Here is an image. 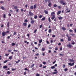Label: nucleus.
Wrapping results in <instances>:
<instances>
[{
  "label": "nucleus",
  "instance_id": "0eeeda50",
  "mask_svg": "<svg viewBox=\"0 0 76 76\" xmlns=\"http://www.w3.org/2000/svg\"><path fill=\"white\" fill-rule=\"evenodd\" d=\"M68 41H71V37H68Z\"/></svg>",
  "mask_w": 76,
  "mask_h": 76
},
{
  "label": "nucleus",
  "instance_id": "c756f323",
  "mask_svg": "<svg viewBox=\"0 0 76 76\" xmlns=\"http://www.w3.org/2000/svg\"><path fill=\"white\" fill-rule=\"evenodd\" d=\"M9 61L8 60H7L5 61L4 62V63H7V61Z\"/></svg>",
  "mask_w": 76,
  "mask_h": 76
},
{
  "label": "nucleus",
  "instance_id": "9b49d317",
  "mask_svg": "<svg viewBox=\"0 0 76 76\" xmlns=\"http://www.w3.org/2000/svg\"><path fill=\"white\" fill-rule=\"evenodd\" d=\"M58 19L59 20H62L63 19V17H58Z\"/></svg>",
  "mask_w": 76,
  "mask_h": 76
},
{
  "label": "nucleus",
  "instance_id": "20e7f679",
  "mask_svg": "<svg viewBox=\"0 0 76 76\" xmlns=\"http://www.w3.org/2000/svg\"><path fill=\"white\" fill-rule=\"evenodd\" d=\"M75 63H74V62L72 63V64H71V63H68V65H69V66H72Z\"/></svg>",
  "mask_w": 76,
  "mask_h": 76
},
{
  "label": "nucleus",
  "instance_id": "bb28decb",
  "mask_svg": "<svg viewBox=\"0 0 76 76\" xmlns=\"http://www.w3.org/2000/svg\"><path fill=\"white\" fill-rule=\"evenodd\" d=\"M2 10H4V7L2 6L1 7Z\"/></svg>",
  "mask_w": 76,
  "mask_h": 76
},
{
  "label": "nucleus",
  "instance_id": "58836bf2",
  "mask_svg": "<svg viewBox=\"0 0 76 76\" xmlns=\"http://www.w3.org/2000/svg\"><path fill=\"white\" fill-rule=\"evenodd\" d=\"M38 16H37V15H35V16L34 17V19H37V18Z\"/></svg>",
  "mask_w": 76,
  "mask_h": 76
},
{
  "label": "nucleus",
  "instance_id": "4468645a",
  "mask_svg": "<svg viewBox=\"0 0 76 76\" xmlns=\"http://www.w3.org/2000/svg\"><path fill=\"white\" fill-rule=\"evenodd\" d=\"M12 58H13V57H12V56H10L9 57V59H10V60H12Z\"/></svg>",
  "mask_w": 76,
  "mask_h": 76
},
{
  "label": "nucleus",
  "instance_id": "1a4fd4ad",
  "mask_svg": "<svg viewBox=\"0 0 76 76\" xmlns=\"http://www.w3.org/2000/svg\"><path fill=\"white\" fill-rule=\"evenodd\" d=\"M61 13V11H59L57 12V15H60Z\"/></svg>",
  "mask_w": 76,
  "mask_h": 76
},
{
  "label": "nucleus",
  "instance_id": "864d4df0",
  "mask_svg": "<svg viewBox=\"0 0 76 76\" xmlns=\"http://www.w3.org/2000/svg\"><path fill=\"white\" fill-rule=\"evenodd\" d=\"M75 42H74L73 41L72 42V45H74V44H75Z\"/></svg>",
  "mask_w": 76,
  "mask_h": 76
},
{
  "label": "nucleus",
  "instance_id": "a18cd8bd",
  "mask_svg": "<svg viewBox=\"0 0 76 76\" xmlns=\"http://www.w3.org/2000/svg\"><path fill=\"white\" fill-rule=\"evenodd\" d=\"M69 31L70 32H73V30H72L70 29Z\"/></svg>",
  "mask_w": 76,
  "mask_h": 76
},
{
  "label": "nucleus",
  "instance_id": "b1692460",
  "mask_svg": "<svg viewBox=\"0 0 76 76\" xmlns=\"http://www.w3.org/2000/svg\"><path fill=\"white\" fill-rule=\"evenodd\" d=\"M45 18L44 17V18H43L41 20H45Z\"/></svg>",
  "mask_w": 76,
  "mask_h": 76
},
{
  "label": "nucleus",
  "instance_id": "c03bdc74",
  "mask_svg": "<svg viewBox=\"0 0 76 76\" xmlns=\"http://www.w3.org/2000/svg\"><path fill=\"white\" fill-rule=\"evenodd\" d=\"M24 22H26L27 23V22H28V20L27 19L25 20H24Z\"/></svg>",
  "mask_w": 76,
  "mask_h": 76
},
{
  "label": "nucleus",
  "instance_id": "79ce46f5",
  "mask_svg": "<svg viewBox=\"0 0 76 76\" xmlns=\"http://www.w3.org/2000/svg\"><path fill=\"white\" fill-rule=\"evenodd\" d=\"M17 34H16V32H15L14 33V34H13V35H16Z\"/></svg>",
  "mask_w": 76,
  "mask_h": 76
},
{
  "label": "nucleus",
  "instance_id": "aec40b11",
  "mask_svg": "<svg viewBox=\"0 0 76 76\" xmlns=\"http://www.w3.org/2000/svg\"><path fill=\"white\" fill-rule=\"evenodd\" d=\"M69 60L70 62H74V60H73V59H70Z\"/></svg>",
  "mask_w": 76,
  "mask_h": 76
},
{
  "label": "nucleus",
  "instance_id": "2f4dec72",
  "mask_svg": "<svg viewBox=\"0 0 76 76\" xmlns=\"http://www.w3.org/2000/svg\"><path fill=\"white\" fill-rule=\"evenodd\" d=\"M34 66H35V64H33V65H32L31 66V68H32L33 67H34Z\"/></svg>",
  "mask_w": 76,
  "mask_h": 76
},
{
  "label": "nucleus",
  "instance_id": "338daca9",
  "mask_svg": "<svg viewBox=\"0 0 76 76\" xmlns=\"http://www.w3.org/2000/svg\"><path fill=\"white\" fill-rule=\"evenodd\" d=\"M30 27H31V25L28 24V28H30Z\"/></svg>",
  "mask_w": 76,
  "mask_h": 76
},
{
  "label": "nucleus",
  "instance_id": "774afa93",
  "mask_svg": "<svg viewBox=\"0 0 76 76\" xmlns=\"http://www.w3.org/2000/svg\"><path fill=\"white\" fill-rule=\"evenodd\" d=\"M52 37H56V36L54 35H53L52 36Z\"/></svg>",
  "mask_w": 76,
  "mask_h": 76
},
{
  "label": "nucleus",
  "instance_id": "412c9836",
  "mask_svg": "<svg viewBox=\"0 0 76 76\" xmlns=\"http://www.w3.org/2000/svg\"><path fill=\"white\" fill-rule=\"evenodd\" d=\"M39 43H41L42 42V39H41V40H39Z\"/></svg>",
  "mask_w": 76,
  "mask_h": 76
},
{
  "label": "nucleus",
  "instance_id": "7c9ffc66",
  "mask_svg": "<svg viewBox=\"0 0 76 76\" xmlns=\"http://www.w3.org/2000/svg\"><path fill=\"white\" fill-rule=\"evenodd\" d=\"M57 6V5L56 4H55L54 5H53V7H56Z\"/></svg>",
  "mask_w": 76,
  "mask_h": 76
},
{
  "label": "nucleus",
  "instance_id": "423d86ee",
  "mask_svg": "<svg viewBox=\"0 0 76 76\" xmlns=\"http://www.w3.org/2000/svg\"><path fill=\"white\" fill-rule=\"evenodd\" d=\"M52 17L51 18L52 20H54V19L56 18V16L55 15H52Z\"/></svg>",
  "mask_w": 76,
  "mask_h": 76
},
{
  "label": "nucleus",
  "instance_id": "37998d69",
  "mask_svg": "<svg viewBox=\"0 0 76 76\" xmlns=\"http://www.w3.org/2000/svg\"><path fill=\"white\" fill-rule=\"evenodd\" d=\"M55 50H56V51H57V50H58V48L57 47H56L55 49Z\"/></svg>",
  "mask_w": 76,
  "mask_h": 76
},
{
  "label": "nucleus",
  "instance_id": "f257e3e1",
  "mask_svg": "<svg viewBox=\"0 0 76 76\" xmlns=\"http://www.w3.org/2000/svg\"><path fill=\"white\" fill-rule=\"evenodd\" d=\"M9 31H7L6 32H4L2 33V35L3 37H4L5 35H7V33H9Z\"/></svg>",
  "mask_w": 76,
  "mask_h": 76
},
{
  "label": "nucleus",
  "instance_id": "5701e85b",
  "mask_svg": "<svg viewBox=\"0 0 76 76\" xmlns=\"http://www.w3.org/2000/svg\"><path fill=\"white\" fill-rule=\"evenodd\" d=\"M67 70H68V69H67V68H66L64 69V71H65V72H67Z\"/></svg>",
  "mask_w": 76,
  "mask_h": 76
},
{
  "label": "nucleus",
  "instance_id": "a19ab883",
  "mask_svg": "<svg viewBox=\"0 0 76 76\" xmlns=\"http://www.w3.org/2000/svg\"><path fill=\"white\" fill-rule=\"evenodd\" d=\"M59 55L61 56H64V54H62L61 53H60L59 54Z\"/></svg>",
  "mask_w": 76,
  "mask_h": 76
},
{
  "label": "nucleus",
  "instance_id": "bf43d9fd",
  "mask_svg": "<svg viewBox=\"0 0 76 76\" xmlns=\"http://www.w3.org/2000/svg\"><path fill=\"white\" fill-rule=\"evenodd\" d=\"M66 36L67 37H68H68H69V34H66Z\"/></svg>",
  "mask_w": 76,
  "mask_h": 76
},
{
  "label": "nucleus",
  "instance_id": "5fc2aeb1",
  "mask_svg": "<svg viewBox=\"0 0 76 76\" xmlns=\"http://www.w3.org/2000/svg\"><path fill=\"white\" fill-rule=\"evenodd\" d=\"M2 44H4V43H5V42H4V41L2 40Z\"/></svg>",
  "mask_w": 76,
  "mask_h": 76
},
{
  "label": "nucleus",
  "instance_id": "49530a36",
  "mask_svg": "<svg viewBox=\"0 0 76 76\" xmlns=\"http://www.w3.org/2000/svg\"><path fill=\"white\" fill-rule=\"evenodd\" d=\"M42 24H41L40 26H39V28H42Z\"/></svg>",
  "mask_w": 76,
  "mask_h": 76
},
{
  "label": "nucleus",
  "instance_id": "2eb2a0df",
  "mask_svg": "<svg viewBox=\"0 0 76 76\" xmlns=\"http://www.w3.org/2000/svg\"><path fill=\"white\" fill-rule=\"evenodd\" d=\"M45 13V14H48V11H47L46 10H45L44 11Z\"/></svg>",
  "mask_w": 76,
  "mask_h": 76
},
{
  "label": "nucleus",
  "instance_id": "052dcab7",
  "mask_svg": "<svg viewBox=\"0 0 76 76\" xmlns=\"http://www.w3.org/2000/svg\"><path fill=\"white\" fill-rule=\"evenodd\" d=\"M46 67H47V66H43V69H45V68H46Z\"/></svg>",
  "mask_w": 76,
  "mask_h": 76
},
{
  "label": "nucleus",
  "instance_id": "13d9d810",
  "mask_svg": "<svg viewBox=\"0 0 76 76\" xmlns=\"http://www.w3.org/2000/svg\"><path fill=\"white\" fill-rule=\"evenodd\" d=\"M0 3H1V4H2L3 3H4V2H3V1H1L0 2Z\"/></svg>",
  "mask_w": 76,
  "mask_h": 76
},
{
  "label": "nucleus",
  "instance_id": "603ef678",
  "mask_svg": "<svg viewBox=\"0 0 76 76\" xmlns=\"http://www.w3.org/2000/svg\"><path fill=\"white\" fill-rule=\"evenodd\" d=\"M8 52H12V50H8Z\"/></svg>",
  "mask_w": 76,
  "mask_h": 76
},
{
  "label": "nucleus",
  "instance_id": "f704fd0d",
  "mask_svg": "<svg viewBox=\"0 0 76 76\" xmlns=\"http://www.w3.org/2000/svg\"><path fill=\"white\" fill-rule=\"evenodd\" d=\"M43 16L42 15H40L39 16V19H41V18H42Z\"/></svg>",
  "mask_w": 76,
  "mask_h": 76
},
{
  "label": "nucleus",
  "instance_id": "f03ea898",
  "mask_svg": "<svg viewBox=\"0 0 76 76\" xmlns=\"http://www.w3.org/2000/svg\"><path fill=\"white\" fill-rule=\"evenodd\" d=\"M60 3L62 4V5H65L66 4V3L64 2L63 0H61L60 1Z\"/></svg>",
  "mask_w": 76,
  "mask_h": 76
},
{
  "label": "nucleus",
  "instance_id": "0e129e2a",
  "mask_svg": "<svg viewBox=\"0 0 76 76\" xmlns=\"http://www.w3.org/2000/svg\"><path fill=\"white\" fill-rule=\"evenodd\" d=\"M56 62V61H55L54 62H53V64H55Z\"/></svg>",
  "mask_w": 76,
  "mask_h": 76
},
{
  "label": "nucleus",
  "instance_id": "ddd939ff",
  "mask_svg": "<svg viewBox=\"0 0 76 76\" xmlns=\"http://www.w3.org/2000/svg\"><path fill=\"white\" fill-rule=\"evenodd\" d=\"M35 22V21L34 20H32L31 21V23L32 24H34Z\"/></svg>",
  "mask_w": 76,
  "mask_h": 76
},
{
  "label": "nucleus",
  "instance_id": "c85d7f7f",
  "mask_svg": "<svg viewBox=\"0 0 76 76\" xmlns=\"http://www.w3.org/2000/svg\"><path fill=\"white\" fill-rule=\"evenodd\" d=\"M51 68L52 69H55V66H51Z\"/></svg>",
  "mask_w": 76,
  "mask_h": 76
},
{
  "label": "nucleus",
  "instance_id": "c9c22d12",
  "mask_svg": "<svg viewBox=\"0 0 76 76\" xmlns=\"http://www.w3.org/2000/svg\"><path fill=\"white\" fill-rule=\"evenodd\" d=\"M48 32H49V33L51 32V29H49V30Z\"/></svg>",
  "mask_w": 76,
  "mask_h": 76
},
{
  "label": "nucleus",
  "instance_id": "6ab92c4d",
  "mask_svg": "<svg viewBox=\"0 0 76 76\" xmlns=\"http://www.w3.org/2000/svg\"><path fill=\"white\" fill-rule=\"evenodd\" d=\"M4 69H7V66H4L3 67Z\"/></svg>",
  "mask_w": 76,
  "mask_h": 76
},
{
  "label": "nucleus",
  "instance_id": "9d476101",
  "mask_svg": "<svg viewBox=\"0 0 76 76\" xmlns=\"http://www.w3.org/2000/svg\"><path fill=\"white\" fill-rule=\"evenodd\" d=\"M61 29H62L63 30V31H66V28H65L64 27H62V28H61Z\"/></svg>",
  "mask_w": 76,
  "mask_h": 76
},
{
  "label": "nucleus",
  "instance_id": "4d7b16f0",
  "mask_svg": "<svg viewBox=\"0 0 76 76\" xmlns=\"http://www.w3.org/2000/svg\"><path fill=\"white\" fill-rule=\"evenodd\" d=\"M9 54H6L5 55V56H9Z\"/></svg>",
  "mask_w": 76,
  "mask_h": 76
},
{
  "label": "nucleus",
  "instance_id": "a211bd4d",
  "mask_svg": "<svg viewBox=\"0 0 76 76\" xmlns=\"http://www.w3.org/2000/svg\"><path fill=\"white\" fill-rule=\"evenodd\" d=\"M34 9H35L36 7H37V4H35L34 5Z\"/></svg>",
  "mask_w": 76,
  "mask_h": 76
},
{
  "label": "nucleus",
  "instance_id": "69168bd1",
  "mask_svg": "<svg viewBox=\"0 0 76 76\" xmlns=\"http://www.w3.org/2000/svg\"><path fill=\"white\" fill-rule=\"evenodd\" d=\"M40 75L39 74H37L36 75V76H39Z\"/></svg>",
  "mask_w": 76,
  "mask_h": 76
},
{
  "label": "nucleus",
  "instance_id": "e2e57ef3",
  "mask_svg": "<svg viewBox=\"0 0 76 76\" xmlns=\"http://www.w3.org/2000/svg\"><path fill=\"white\" fill-rule=\"evenodd\" d=\"M11 14H10V13L9 14H8L9 16L10 17V16H11Z\"/></svg>",
  "mask_w": 76,
  "mask_h": 76
},
{
  "label": "nucleus",
  "instance_id": "ea45409f",
  "mask_svg": "<svg viewBox=\"0 0 76 76\" xmlns=\"http://www.w3.org/2000/svg\"><path fill=\"white\" fill-rule=\"evenodd\" d=\"M48 20L49 22H51V20H50V17L48 18Z\"/></svg>",
  "mask_w": 76,
  "mask_h": 76
},
{
  "label": "nucleus",
  "instance_id": "de8ad7c7",
  "mask_svg": "<svg viewBox=\"0 0 76 76\" xmlns=\"http://www.w3.org/2000/svg\"><path fill=\"white\" fill-rule=\"evenodd\" d=\"M14 9H18V7L17 6H15L14 7Z\"/></svg>",
  "mask_w": 76,
  "mask_h": 76
},
{
  "label": "nucleus",
  "instance_id": "4be33fe9",
  "mask_svg": "<svg viewBox=\"0 0 76 76\" xmlns=\"http://www.w3.org/2000/svg\"><path fill=\"white\" fill-rule=\"evenodd\" d=\"M53 15H55V12H53L51 14V16H53Z\"/></svg>",
  "mask_w": 76,
  "mask_h": 76
},
{
  "label": "nucleus",
  "instance_id": "7ed1b4c3",
  "mask_svg": "<svg viewBox=\"0 0 76 76\" xmlns=\"http://www.w3.org/2000/svg\"><path fill=\"white\" fill-rule=\"evenodd\" d=\"M29 14L30 16H34V13L31 12V11L29 12Z\"/></svg>",
  "mask_w": 76,
  "mask_h": 76
},
{
  "label": "nucleus",
  "instance_id": "393cba45",
  "mask_svg": "<svg viewBox=\"0 0 76 76\" xmlns=\"http://www.w3.org/2000/svg\"><path fill=\"white\" fill-rule=\"evenodd\" d=\"M30 9H34V7L33 6H31L30 7Z\"/></svg>",
  "mask_w": 76,
  "mask_h": 76
},
{
  "label": "nucleus",
  "instance_id": "a878e982",
  "mask_svg": "<svg viewBox=\"0 0 76 76\" xmlns=\"http://www.w3.org/2000/svg\"><path fill=\"white\" fill-rule=\"evenodd\" d=\"M11 45H12V46H14V45H15V43H12Z\"/></svg>",
  "mask_w": 76,
  "mask_h": 76
},
{
  "label": "nucleus",
  "instance_id": "09e8293b",
  "mask_svg": "<svg viewBox=\"0 0 76 76\" xmlns=\"http://www.w3.org/2000/svg\"><path fill=\"white\" fill-rule=\"evenodd\" d=\"M58 7L59 9H60L61 8V7H60V6H58Z\"/></svg>",
  "mask_w": 76,
  "mask_h": 76
},
{
  "label": "nucleus",
  "instance_id": "f8f14e48",
  "mask_svg": "<svg viewBox=\"0 0 76 76\" xmlns=\"http://www.w3.org/2000/svg\"><path fill=\"white\" fill-rule=\"evenodd\" d=\"M23 25L24 26H26L27 25V24L26 23H24L23 24Z\"/></svg>",
  "mask_w": 76,
  "mask_h": 76
},
{
  "label": "nucleus",
  "instance_id": "cd10ccee",
  "mask_svg": "<svg viewBox=\"0 0 76 76\" xmlns=\"http://www.w3.org/2000/svg\"><path fill=\"white\" fill-rule=\"evenodd\" d=\"M20 60H18V61H15V63H19V62H20Z\"/></svg>",
  "mask_w": 76,
  "mask_h": 76
},
{
  "label": "nucleus",
  "instance_id": "680f3d73",
  "mask_svg": "<svg viewBox=\"0 0 76 76\" xmlns=\"http://www.w3.org/2000/svg\"><path fill=\"white\" fill-rule=\"evenodd\" d=\"M7 74H10V72L9 71L7 72Z\"/></svg>",
  "mask_w": 76,
  "mask_h": 76
},
{
  "label": "nucleus",
  "instance_id": "6e6d98bb",
  "mask_svg": "<svg viewBox=\"0 0 76 76\" xmlns=\"http://www.w3.org/2000/svg\"><path fill=\"white\" fill-rule=\"evenodd\" d=\"M43 64H46V62H43Z\"/></svg>",
  "mask_w": 76,
  "mask_h": 76
},
{
  "label": "nucleus",
  "instance_id": "6e6552de",
  "mask_svg": "<svg viewBox=\"0 0 76 76\" xmlns=\"http://www.w3.org/2000/svg\"><path fill=\"white\" fill-rule=\"evenodd\" d=\"M52 6V4H51V2H50L48 4V6H49V7H51Z\"/></svg>",
  "mask_w": 76,
  "mask_h": 76
},
{
  "label": "nucleus",
  "instance_id": "f3484780",
  "mask_svg": "<svg viewBox=\"0 0 76 76\" xmlns=\"http://www.w3.org/2000/svg\"><path fill=\"white\" fill-rule=\"evenodd\" d=\"M9 24H10V22H8L7 24V26L8 28H9Z\"/></svg>",
  "mask_w": 76,
  "mask_h": 76
},
{
  "label": "nucleus",
  "instance_id": "e433bc0d",
  "mask_svg": "<svg viewBox=\"0 0 76 76\" xmlns=\"http://www.w3.org/2000/svg\"><path fill=\"white\" fill-rule=\"evenodd\" d=\"M3 18L4 19H5V18H6V15H5V14H4Z\"/></svg>",
  "mask_w": 76,
  "mask_h": 76
},
{
  "label": "nucleus",
  "instance_id": "3c124183",
  "mask_svg": "<svg viewBox=\"0 0 76 76\" xmlns=\"http://www.w3.org/2000/svg\"><path fill=\"white\" fill-rule=\"evenodd\" d=\"M16 70V69L15 68V69H13L12 68V71H13L14 70Z\"/></svg>",
  "mask_w": 76,
  "mask_h": 76
},
{
  "label": "nucleus",
  "instance_id": "dca6fc26",
  "mask_svg": "<svg viewBox=\"0 0 76 76\" xmlns=\"http://www.w3.org/2000/svg\"><path fill=\"white\" fill-rule=\"evenodd\" d=\"M57 73H58V72L56 71L53 72V74L55 75V74H57Z\"/></svg>",
  "mask_w": 76,
  "mask_h": 76
},
{
  "label": "nucleus",
  "instance_id": "473e14b6",
  "mask_svg": "<svg viewBox=\"0 0 76 76\" xmlns=\"http://www.w3.org/2000/svg\"><path fill=\"white\" fill-rule=\"evenodd\" d=\"M37 31V29H35L34 31V33H36Z\"/></svg>",
  "mask_w": 76,
  "mask_h": 76
},
{
  "label": "nucleus",
  "instance_id": "4c0bfd02",
  "mask_svg": "<svg viewBox=\"0 0 76 76\" xmlns=\"http://www.w3.org/2000/svg\"><path fill=\"white\" fill-rule=\"evenodd\" d=\"M15 11L16 12H17V13H18V12H19V9H17Z\"/></svg>",
  "mask_w": 76,
  "mask_h": 76
},
{
  "label": "nucleus",
  "instance_id": "72a5a7b5",
  "mask_svg": "<svg viewBox=\"0 0 76 76\" xmlns=\"http://www.w3.org/2000/svg\"><path fill=\"white\" fill-rule=\"evenodd\" d=\"M42 51H45V48H42Z\"/></svg>",
  "mask_w": 76,
  "mask_h": 76
},
{
  "label": "nucleus",
  "instance_id": "8fccbe9b",
  "mask_svg": "<svg viewBox=\"0 0 76 76\" xmlns=\"http://www.w3.org/2000/svg\"><path fill=\"white\" fill-rule=\"evenodd\" d=\"M61 42H63V41H64V40H63V39H61Z\"/></svg>",
  "mask_w": 76,
  "mask_h": 76
},
{
  "label": "nucleus",
  "instance_id": "39448f33",
  "mask_svg": "<svg viewBox=\"0 0 76 76\" xmlns=\"http://www.w3.org/2000/svg\"><path fill=\"white\" fill-rule=\"evenodd\" d=\"M67 46L69 48H72V45H70V44H68L67 45Z\"/></svg>",
  "mask_w": 76,
  "mask_h": 76
}]
</instances>
